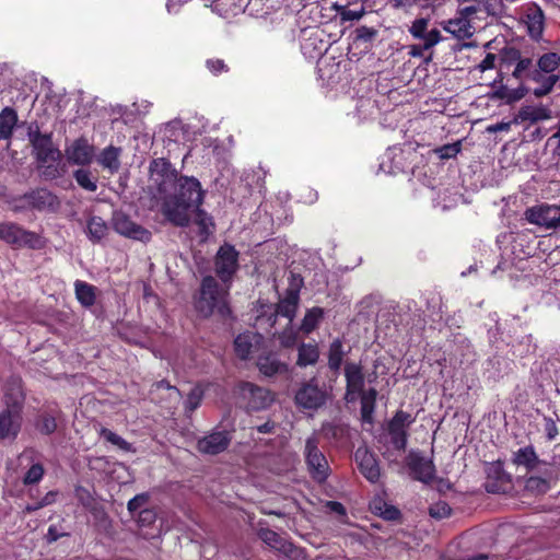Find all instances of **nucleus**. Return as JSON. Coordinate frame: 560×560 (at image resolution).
Returning a JSON list of instances; mask_svg holds the SVG:
<instances>
[{"mask_svg":"<svg viewBox=\"0 0 560 560\" xmlns=\"http://www.w3.org/2000/svg\"><path fill=\"white\" fill-rule=\"evenodd\" d=\"M206 190L194 176H177L162 195V212L178 226L190 222V210L203 203Z\"/></svg>","mask_w":560,"mask_h":560,"instance_id":"1","label":"nucleus"},{"mask_svg":"<svg viewBox=\"0 0 560 560\" xmlns=\"http://www.w3.org/2000/svg\"><path fill=\"white\" fill-rule=\"evenodd\" d=\"M228 290L229 287L220 288L213 277H205L201 282L199 296L195 301L197 312L205 317L215 312L223 316L229 314Z\"/></svg>","mask_w":560,"mask_h":560,"instance_id":"2","label":"nucleus"},{"mask_svg":"<svg viewBox=\"0 0 560 560\" xmlns=\"http://www.w3.org/2000/svg\"><path fill=\"white\" fill-rule=\"evenodd\" d=\"M24 396L20 386L5 393L4 402L7 409L0 413V439H15L21 428V406Z\"/></svg>","mask_w":560,"mask_h":560,"instance_id":"3","label":"nucleus"},{"mask_svg":"<svg viewBox=\"0 0 560 560\" xmlns=\"http://www.w3.org/2000/svg\"><path fill=\"white\" fill-rule=\"evenodd\" d=\"M319 439L317 434L311 435L305 442L304 456L308 471L313 479L323 482L327 479L330 472L328 462L318 448Z\"/></svg>","mask_w":560,"mask_h":560,"instance_id":"4","label":"nucleus"},{"mask_svg":"<svg viewBox=\"0 0 560 560\" xmlns=\"http://www.w3.org/2000/svg\"><path fill=\"white\" fill-rule=\"evenodd\" d=\"M238 268V252L229 244L222 245L214 259V270L222 282L231 281Z\"/></svg>","mask_w":560,"mask_h":560,"instance_id":"5","label":"nucleus"},{"mask_svg":"<svg viewBox=\"0 0 560 560\" xmlns=\"http://www.w3.org/2000/svg\"><path fill=\"white\" fill-rule=\"evenodd\" d=\"M240 398L249 410L267 408L273 400L271 393L252 383H242L238 387Z\"/></svg>","mask_w":560,"mask_h":560,"instance_id":"6","label":"nucleus"},{"mask_svg":"<svg viewBox=\"0 0 560 560\" xmlns=\"http://www.w3.org/2000/svg\"><path fill=\"white\" fill-rule=\"evenodd\" d=\"M149 172L150 182L156 187L161 195L166 192L168 186L178 176L171 163L162 158L154 159L150 163Z\"/></svg>","mask_w":560,"mask_h":560,"instance_id":"7","label":"nucleus"},{"mask_svg":"<svg viewBox=\"0 0 560 560\" xmlns=\"http://www.w3.org/2000/svg\"><path fill=\"white\" fill-rule=\"evenodd\" d=\"M30 141L33 145L36 160L39 164L49 162H57L60 160V151L54 147L51 137L49 135H42L39 132L30 131Z\"/></svg>","mask_w":560,"mask_h":560,"instance_id":"8","label":"nucleus"},{"mask_svg":"<svg viewBox=\"0 0 560 560\" xmlns=\"http://www.w3.org/2000/svg\"><path fill=\"white\" fill-rule=\"evenodd\" d=\"M65 155L70 164L86 166L95 158V148L88 139L82 137L66 147Z\"/></svg>","mask_w":560,"mask_h":560,"instance_id":"9","label":"nucleus"},{"mask_svg":"<svg viewBox=\"0 0 560 560\" xmlns=\"http://www.w3.org/2000/svg\"><path fill=\"white\" fill-rule=\"evenodd\" d=\"M114 230L122 236L147 243L151 240V232L133 222L128 215L116 212L113 217Z\"/></svg>","mask_w":560,"mask_h":560,"instance_id":"10","label":"nucleus"},{"mask_svg":"<svg viewBox=\"0 0 560 560\" xmlns=\"http://www.w3.org/2000/svg\"><path fill=\"white\" fill-rule=\"evenodd\" d=\"M0 238L18 246L25 245L33 248L40 246V238L37 234L27 232L12 223L0 224Z\"/></svg>","mask_w":560,"mask_h":560,"instance_id":"11","label":"nucleus"},{"mask_svg":"<svg viewBox=\"0 0 560 560\" xmlns=\"http://www.w3.org/2000/svg\"><path fill=\"white\" fill-rule=\"evenodd\" d=\"M413 422V418L404 411H398L388 424V433L395 448L405 450L407 444V429Z\"/></svg>","mask_w":560,"mask_h":560,"instance_id":"12","label":"nucleus"},{"mask_svg":"<svg viewBox=\"0 0 560 560\" xmlns=\"http://www.w3.org/2000/svg\"><path fill=\"white\" fill-rule=\"evenodd\" d=\"M326 399V392L313 383L302 386L295 395L296 404L304 409H317L325 404Z\"/></svg>","mask_w":560,"mask_h":560,"instance_id":"13","label":"nucleus"},{"mask_svg":"<svg viewBox=\"0 0 560 560\" xmlns=\"http://www.w3.org/2000/svg\"><path fill=\"white\" fill-rule=\"evenodd\" d=\"M555 214L557 209L553 205L541 203L526 209L524 217L530 224L538 225L546 230L553 229Z\"/></svg>","mask_w":560,"mask_h":560,"instance_id":"14","label":"nucleus"},{"mask_svg":"<svg viewBox=\"0 0 560 560\" xmlns=\"http://www.w3.org/2000/svg\"><path fill=\"white\" fill-rule=\"evenodd\" d=\"M264 343L261 335L247 331L238 335L234 340V349L236 355L242 360H247L258 352Z\"/></svg>","mask_w":560,"mask_h":560,"instance_id":"15","label":"nucleus"},{"mask_svg":"<svg viewBox=\"0 0 560 560\" xmlns=\"http://www.w3.org/2000/svg\"><path fill=\"white\" fill-rule=\"evenodd\" d=\"M23 201L27 207L40 211H56L60 206L58 197L45 188L25 195Z\"/></svg>","mask_w":560,"mask_h":560,"instance_id":"16","label":"nucleus"},{"mask_svg":"<svg viewBox=\"0 0 560 560\" xmlns=\"http://www.w3.org/2000/svg\"><path fill=\"white\" fill-rule=\"evenodd\" d=\"M354 457L362 475L369 481L376 482L381 476V470L375 456L366 447H359Z\"/></svg>","mask_w":560,"mask_h":560,"instance_id":"17","label":"nucleus"},{"mask_svg":"<svg viewBox=\"0 0 560 560\" xmlns=\"http://www.w3.org/2000/svg\"><path fill=\"white\" fill-rule=\"evenodd\" d=\"M429 20L417 19L409 27V33L417 39L423 42V48L430 49L441 40V33L438 28L428 31Z\"/></svg>","mask_w":560,"mask_h":560,"instance_id":"18","label":"nucleus"},{"mask_svg":"<svg viewBox=\"0 0 560 560\" xmlns=\"http://www.w3.org/2000/svg\"><path fill=\"white\" fill-rule=\"evenodd\" d=\"M345 375L347 380L346 399L354 401L362 393L364 386V377L361 368L354 363H348L345 368Z\"/></svg>","mask_w":560,"mask_h":560,"instance_id":"19","label":"nucleus"},{"mask_svg":"<svg viewBox=\"0 0 560 560\" xmlns=\"http://www.w3.org/2000/svg\"><path fill=\"white\" fill-rule=\"evenodd\" d=\"M506 59L515 61V68L512 72L513 78L521 82H525L530 78L537 67L533 59L528 57H522L521 52L516 49H509L505 51Z\"/></svg>","mask_w":560,"mask_h":560,"instance_id":"20","label":"nucleus"},{"mask_svg":"<svg viewBox=\"0 0 560 560\" xmlns=\"http://www.w3.org/2000/svg\"><path fill=\"white\" fill-rule=\"evenodd\" d=\"M230 436L225 432H213L198 441L201 453L215 455L223 452L230 444Z\"/></svg>","mask_w":560,"mask_h":560,"instance_id":"21","label":"nucleus"},{"mask_svg":"<svg viewBox=\"0 0 560 560\" xmlns=\"http://www.w3.org/2000/svg\"><path fill=\"white\" fill-rule=\"evenodd\" d=\"M258 535L266 545L285 557L291 558L296 551L290 541L271 529L261 528Z\"/></svg>","mask_w":560,"mask_h":560,"instance_id":"22","label":"nucleus"},{"mask_svg":"<svg viewBox=\"0 0 560 560\" xmlns=\"http://www.w3.org/2000/svg\"><path fill=\"white\" fill-rule=\"evenodd\" d=\"M416 479L429 482L433 479L435 468L433 462L418 454H410L408 463Z\"/></svg>","mask_w":560,"mask_h":560,"instance_id":"23","label":"nucleus"},{"mask_svg":"<svg viewBox=\"0 0 560 560\" xmlns=\"http://www.w3.org/2000/svg\"><path fill=\"white\" fill-rule=\"evenodd\" d=\"M527 81L537 83V86L533 89V94L536 97H541L553 90L556 83L559 81V75L550 74L536 67Z\"/></svg>","mask_w":560,"mask_h":560,"instance_id":"24","label":"nucleus"},{"mask_svg":"<svg viewBox=\"0 0 560 560\" xmlns=\"http://www.w3.org/2000/svg\"><path fill=\"white\" fill-rule=\"evenodd\" d=\"M550 117L551 112L549 108L541 105H527L518 110L514 121L516 124H535L547 120Z\"/></svg>","mask_w":560,"mask_h":560,"instance_id":"25","label":"nucleus"},{"mask_svg":"<svg viewBox=\"0 0 560 560\" xmlns=\"http://www.w3.org/2000/svg\"><path fill=\"white\" fill-rule=\"evenodd\" d=\"M444 30L458 39H465L472 36L475 26L470 20L458 13L457 16L445 23Z\"/></svg>","mask_w":560,"mask_h":560,"instance_id":"26","label":"nucleus"},{"mask_svg":"<svg viewBox=\"0 0 560 560\" xmlns=\"http://www.w3.org/2000/svg\"><path fill=\"white\" fill-rule=\"evenodd\" d=\"M121 149L114 145L104 148L97 155V163L110 174H115L120 168Z\"/></svg>","mask_w":560,"mask_h":560,"instance_id":"27","label":"nucleus"},{"mask_svg":"<svg viewBox=\"0 0 560 560\" xmlns=\"http://www.w3.org/2000/svg\"><path fill=\"white\" fill-rule=\"evenodd\" d=\"M540 463L533 446L521 447L513 454V464L526 471L535 470Z\"/></svg>","mask_w":560,"mask_h":560,"instance_id":"28","label":"nucleus"},{"mask_svg":"<svg viewBox=\"0 0 560 560\" xmlns=\"http://www.w3.org/2000/svg\"><path fill=\"white\" fill-rule=\"evenodd\" d=\"M300 296L298 289L291 288L287 290L285 295L282 299H280L277 305V314L289 318V322L291 323L293 320V317L295 316Z\"/></svg>","mask_w":560,"mask_h":560,"instance_id":"29","label":"nucleus"},{"mask_svg":"<svg viewBox=\"0 0 560 560\" xmlns=\"http://www.w3.org/2000/svg\"><path fill=\"white\" fill-rule=\"evenodd\" d=\"M108 233V226L106 222L100 217H92L86 224V235L93 243H98Z\"/></svg>","mask_w":560,"mask_h":560,"instance_id":"30","label":"nucleus"},{"mask_svg":"<svg viewBox=\"0 0 560 560\" xmlns=\"http://www.w3.org/2000/svg\"><path fill=\"white\" fill-rule=\"evenodd\" d=\"M257 366L266 376H272L285 370V365L275 354L260 355L257 360Z\"/></svg>","mask_w":560,"mask_h":560,"instance_id":"31","label":"nucleus"},{"mask_svg":"<svg viewBox=\"0 0 560 560\" xmlns=\"http://www.w3.org/2000/svg\"><path fill=\"white\" fill-rule=\"evenodd\" d=\"M16 121V113L11 108L5 107L0 113V138L9 139L13 132Z\"/></svg>","mask_w":560,"mask_h":560,"instance_id":"32","label":"nucleus"},{"mask_svg":"<svg viewBox=\"0 0 560 560\" xmlns=\"http://www.w3.org/2000/svg\"><path fill=\"white\" fill-rule=\"evenodd\" d=\"M319 358V351L316 345L302 343L299 347L298 365L307 366L315 364Z\"/></svg>","mask_w":560,"mask_h":560,"instance_id":"33","label":"nucleus"},{"mask_svg":"<svg viewBox=\"0 0 560 560\" xmlns=\"http://www.w3.org/2000/svg\"><path fill=\"white\" fill-rule=\"evenodd\" d=\"M361 416L364 422H372V415L374 412L376 390L371 388L368 392L361 393Z\"/></svg>","mask_w":560,"mask_h":560,"instance_id":"34","label":"nucleus"},{"mask_svg":"<svg viewBox=\"0 0 560 560\" xmlns=\"http://www.w3.org/2000/svg\"><path fill=\"white\" fill-rule=\"evenodd\" d=\"M324 311L320 307H313L308 310L302 320L301 330L308 335L319 325L323 319Z\"/></svg>","mask_w":560,"mask_h":560,"instance_id":"35","label":"nucleus"},{"mask_svg":"<svg viewBox=\"0 0 560 560\" xmlns=\"http://www.w3.org/2000/svg\"><path fill=\"white\" fill-rule=\"evenodd\" d=\"M527 28L529 35L538 39L544 30V15L539 9L534 10L532 13L527 14Z\"/></svg>","mask_w":560,"mask_h":560,"instance_id":"36","label":"nucleus"},{"mask_svg":"<svg viewBox=\"0 0 560 560\" xmlns=\"http://www.w3.org/2000/svg\"><path fill=\"white\" fill-rule=\"evenodd\" d=\"M75 295L79 302L84 306L93 305L95 301L94 287L83 281L75 282Z\"/></svg>","mask_w":560,"mask_h":560,"instance_id":"37","label":"nucleus"},{"mask_svg":"<svg viewBox=\"0 0 560 560\" xmlns=\"http://www.w3.org/2000/svg\"><path fill=\"white\" fill-rule=\"evenodd\" d=\"M536 66L545 72L555 74L553 72L560 67V55L546 52L538 58Z\"/></svg>","mask_w":560,"mask_h":560,"instance_id":"38","label":"nucleus"},{"mask_svg":"<svg viewBox=\"0 0 560 560\" xmlns=\"http://www.w3.org/2000/svg\"><path fill=\"white\" fill-rule=\"evenodd\" d=\"M100 435L108 443L113 444L117 448L125 451V452H135L132 445L127 442L125 439H122L120 435L116 434L115 432L106 429L101 428L100 429Z\"/></svg>","mask_w":560,"mask_h":560,"instance_id":"39","label":"nucleus"},{"mask_svg":"<svg viewBox=\"0 0 560 560\" xmlns=\"http://www.w3.org/2000/svg\"><path fill=\"white\" fill-rule=\"evenodd\" d=\"M343 359L342 342L339 339L334 340L329 346L328 365L331 370H339Z\"/></svg>","mask_w":560,"mask_h":560,"instance_id":"40","label":"nucleus"},{"mask_svg":"<svg viewBox=\"0 0 560 560\" xmlns=\"http://www.w3.org/2000/svg\"><path fill=\"white\" fill-rule=\"evenodd\" d=\"M190 212H195V222L199 226L201 234L209 235L211 233V229L213 228L212 218L200 207L192 208Z\"/></svg>","mask_w":560,"mask_h":560,"instance_id":"41","label":"nucleus"},{"mask_svg":"<svg viewBox=\"0 0 560 560\" xmlns=\"http://www.w3.org/2000/svg\"><path fill=\"white\" fill-rule=\"evenodd\" d=\"M73 177L78 185L88 191H95L97 189L96 179L92 178L88 170L79 168L73 173Z\"/></svg>","mask_w":560,"mask_h":560,"instance_id":"42","label":"nucleus"},{"mask_svg":"<svg viewBox=\"0 0 560 560\" xmlns=\"http://www.w3.org/2000/svg\"><path fill=\"white\" fill-rule=\"evenodd\" d=\"M371 509L385 520H396L399 516V511L396 508L387 505L382 500H374L371 503Z\"/></svg>","mask_w":560,"mask_h":560,"instance_id":"43","label":"nucleus"},{"mask_svg":"<svg viewBox=\"0 0 560 560\" xmlns=\"http://www.w3.org/2000/svg\"><path fill=\"white\" fill-rule=\"evenodd\" d=\"M44 476V467L40 464H34L26 471L23 482L24 485H34L42 480Z\"/></svg>","mask_w":560,"mask_h":560,"instance_id":"44","label":"nucleus"},{"mask_svg":"<svg viewBox=\"0 0 560 560\" xmlns=\"http://www.w3.org/2000/svg\"><path fill=\"white\" fill-rule=\"evenodd\" d=\"M487 11V0H477V3L471 5H466L459 10L460 15H465L468 20L471 21L472 16L479 12Z\"/></svg>","mask_w":560,"mask_h":560,"instance_id":"45","label":"nucleus"},{"mask_svg":"<svg viewBox=\"0 0 560 560\" xmlns=\"http://www.w3.org/2000/svg\"><path fill=\"white\" fill-rule=\"evenodd\" d=\"M280 343L285 347L290 348L293 347L298 340V331L294 330L292 327L284 329L280 337Z\"/></svg>","mask_w":560,"mask_h":560,"instance_id":"46","label":"nucleus"},{"mask_svg":"<svg viewBox=\"0 0 560 560\" xmlns=\"http://www.w3.org/2000/svg\"><path fill=\"white\" fill-rule=\"evenodd\" d=\"M57 428L55 418L50 416H43L37 423V429L45 434L52 433Z\"/></svg>","mask_w":560,"mask_h":560,"instance_id":"47","label":"nucleus"},{"mask_svg":"<svg viewBox=\"0 0 560 560\" xmlns=\"http://www.w3.org/2000/svg\"><path fill=\"white\" fill-rule=\"evenodd\" d=\"M451 514V508L445 502H439L430 508V515L434 518H444Z\"/></svg>","mask_w":560,"mask_h":560,"instance_id":"48","label":"nucleus"},{"mask_svg":"<svg viewBox=\"0 0 560 560\" xmlns=\"http://www.w3.org/2000/svg\"><path fill=\"white\" fill-rule=\"evenodd\" d=\"M202 399V390L199 387H195L189 393L187 400H186V407L189 410H195L201 402Z\"/></svg>","mask_w":560,"mask_h":560,"instance_id":"49","label":"nucleus"},{"mask_svg":"<svg viewBox=\"0 0 560 560\" xmlns=\"http://www.w3.org/2000/svg\"><path fill=\"white\" fill-rule=\"evenodd\" d=\"M55 163L56 162H49V163H46V164H39V166L42 168V175L46 179H55L56 177L59 176V170H58V167H57V165Z\"/></svg>","mask_w":560,"mask_h":560,"instance_id":"50","label":"nucleus"},{"mask_svg":"<svg viewBox=\"0 0 560 560\" xmlns=\"http://www.w3.org/2000/svg\"><path fill=\"white\" fill-rule=\"evenodd\" d=\"M365 11L363 8L360 10L342 9L340 11V18L342 21H359Z\"/></svg>","mask_w":560,"mask_h":560,"instance_id":"51","label":"nucleus"},{"mask_svg":"<svg viewBox=\"0 0 560 560\" xmlns=\"http://www.w3.org/2000/svg\"><path fill=\"white\" fill-rule=\"evenodd\" d=\"M148 501V495L145 493L137 494L128 502L129 512L133 513L140 510Z\"/></svg>","mask_w":560,"mask_h":560,"instance_id":"52","label":"nucleus"},{"mask_svg":"<svg viewBox=\"0 0 560 560\" xmlns=\"http://www.w3.org/2000/svg\"><path fill=\"white\" fill-rule=\"evenodd\" d=\"M459 150H460L459 144L454 143V144H447V145L440 148L438 150V152H439V155L441 159H451V158L456 156V154L459 152Z\"/></svg>","mask_w":560,"mask_h":560,"instance_id":"53","label":"nucleus"},{"mask_svg":"<svg viewBox=\"0 0 560 560\" xmlns=\"http://www.w3.org/2000/svg\"><path fill=\"white\" fill-rule=\"evenodd\" d=\"M207 68L213 73L219 74L226 70V66L221 59H209L206 62Z\"/></svg>","mask_w":560,"mask_h":560,"instance_id":"54","label":"nucleus"},{"mask_svg":"<svg viewBox=\"0 0 560 560\" xmlns=\"http://www.w3.org/2000/svg\"><path fill=\"white\" fill-rule=\"evenodd\" d=\"M75 495L84 506H91L93 498L89 490L83 487H78L75 489Z\"/></svg>","mask_w":560,"mask_h":560,"instance_id":"55","label":"nucleus"},{"mask_svg":"<svg viewBox=\"0 0 560 560\" xmlns=\"http://www.w3.org/2000/svg\"><path fill=\"white\" fill-rule=\"evenodd\" d=\"M388 3L394 9L409 10L416 5L417 0H388Z\"/></svg>","mask_w":560,"mask_h":560,"instance_id":"56","label":"nucleus"},{"mask_svg":"<svg viewBox=\"0 0 560 560\" xmlns=\"http://www.w3.org/2000/svg\"><path fill=\"white\" fill-rule=\"evenodd\" d=\"M495 59L497 57L494 54H487L483 60L478 65L479 70L481 72H485L487 70L494 68Z\"/></svg>","mask_w":560,"mask_h":560,"instance_id":"57","label":"nucleus"},{"mask_svg":"<svg viewBox=\"0 0 560 560\" xmlns=\"http://www.w3.org/2000/svg\"><path fill=\"white\" fill-rule=\"evenodd\" d=\"M511 121H501L494 125H490L487 130L489 132H502V131H509L511 129Z\"/></svg>","mask_w":560,"mask_h":560,"instance_id":"58","label":"nucleus"},{"mask_svg":"<svg viewBox=\"0 0 560 560\" xmlns=\"http://www.w3.org/2000/svg\"><path fill=\"white\" fill-rule=\"evenodd\" d=\"M189 0H166V8L170 13H176L178 9Z\"/></svg>","mask_w":560,"mask_h":560,"instance_id":"59","label":"nucleus"},{"mask_svg":"<svg viewBox=\"0 0 560 560\" xmlns=\"http://www.w3.org/2000/svg\"><path fill=\"white\" fill-rule=\"evenodd\" d=\"M154 518H155V514L152 510L145 509V510L140 511V515H139L140 523H142V524L151 523V522H153Z\"/></svg>","mask_w":560,"mask_h":560,"instance_id":"60","label":"nucleus"},{"mask_svg":"<svg viewBox=\"0 0 560 560\" xmlns=\"http://www.w3.org/2000/svg\"><path fill=\"white\" fill-rule=\"evenodd\" d=\"M545 430L549 440H555L558 434V429L552 420L546 421Z\"/></svg>","mask_w":560,"mask_h":560,"instance_id":"61","label":"nucleus"},{"mask_svg":"<svg viewBox=\"0 0 560 560\" xmlns=\"http://www.w3.org/2000/svg\"><path fill=\"white\" fill-rule=\"evenodd\" d=\"M56 498H57V492L55 491H49L48 493H46V495L38 502V506H46V505H49V504H52L55 501H56Z\"/></svg>","mask_w":560,"mask_h":560,"instance_id":"62","label":"nucleus"},{"mask_svg":"<svg viewBox=\"0 0 560 560\" xmlns=\"http://www.w3.org/2000/svg\"><path fill=\"white\" fill-rule=\"evenodd\" d=\"M327 508L330 511H332L335 513H338V514H341V515L345 514V512H346L343 505L341 503H339V502H336V501L327 502Z\"/></svg>","mask_w":560,"mask_h":560,"instance_id":"63","label":"nucleus"},{"mask_svg":"<svg viewBox=\"0 0 560 560\" xmlns=\"http://www.w3.org/2000/svg\"><path fill=\"white\" fill-rule=\"evenodd\" d=\"M423 50H424L423 44L422 45H413V46L410 47L409 54L412 57H421Z\"/></svg>","mask_w":560,"mask_h":560,"instance_id":"64","label":"nucleus"}]
</instances>
